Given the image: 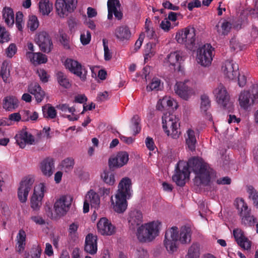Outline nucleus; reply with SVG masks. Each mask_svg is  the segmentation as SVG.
<instances>
[{
  "label": "nucleus",
  "mask_w": 258,
  "mask_h": 258,
  "mask_svg": "<svg viewBox=\"0 0 258 258\" xmlns=\"http://www.w3.org/2000/svg\"><path fill=\"white\" fill-rule=\"evenodd\" d=\"M189 168L196 174L195 183L197 185L208 184L212 169L202 159L195 157L189 159L186 163L179 162L177 164L172 180L177 185L182 186L185 184V180L189 177Z\"/></svg>",
  "instance_id": "nucleus-1"
},
{
  "label": "nucleus",
  "mask_w": 258,
  "mask_h": 258,
  "mask_svg": "<svg viewBox=\"0 0 258 258\" xmlns=\"http://www.w3.org/2000/svg\"><path fill=\"white\" fill-rule=\"evenodd\" d=\"M191 235V230L188 226L181 227L179 232L177 227H172L167 229L165 232L163 241L164 246L169 253H173L177 250L178 241L182 244H186L190 242Z\"/></svg>",
  "instance_id": "nucleus-2"
},
{
  "label": "nucleus",
  "mask_w": 258,
  "mask_h": 258,
  "mask_svg": "<svg viewBox=\"0 0 258 258\" xmlns=\"http://www.w3.org/2000/svg\"><path fill=\"white\" fill-rule=\"evenodd\" d=\"M131 180L127 177L122 178L119 182L118 190L114 199L111 198L113 210L118 213L124 212L127 208L126 199L131 197Z\"/></svg>",
  "instance_id": "nucleus-3"
},
{
  "label": "nucleus",
  "mask_w": 258,
  "mask_h": 258,
  "mask_svg": "<svg viewBox=\"0 0 258 258\" xmlns=\"http://www.w3.org/2000/svg\"><path fill=\"white\" fill-rule=\"evenodd\" d=\"M161 223L158 221L150 222L142 224L137 228L136 235L141 242L153 241L159 235Z\"/></svg>",
  "instance_id": "nucleus-4"
},
{
  "label": "nucleus",
  "mask_w": 258,
  "mask_h": 258,
  "mask_svg": "<svg viewBox=\"0 0 258 258\" xmlns=\"http://www.w3.org/2000/svg\"><path fill=\"white\" fill-rule=\"evenodd\" d=\"M179 118L175 114L166 113L162 116V124L164 131L167 136L173 139L179 138L180 132Z\"/></svg>",
  "instance_id": "nucleus-5"
},
{
  "label": "nucleus",
  "mask_w": 258,
  "mask_h": 258,
  "mask_svg": "<svg viewBox=\"0 0 258 258\" xmlns=\"http://www.w3.org/2000/svg\"><path fill=\"white\" fill-rule=\"evenodd\" d=\"M237 205L241 224L246 227L253 226L256 218L251 214L250 209L248 208L244 200L240 199L237 201Z\"/></svg>",
  "instance_id": "nucleus-6"
},
{
  "label": "nucleus",
  "mask_w": 258,
  "mask_h": 258,
  "mask_svg": "<svg viewBox=\"0 0 258 258\" xmlns=\"http://www.w3.org/2000/svg\"><path fill=\"white\" fill-rule=\"evenodd\" d=\"M175 39L178 43L191 49L196 40V30L190 26L183 29L176 33Z\"/></svg>",
  "instance_id": "nucleus-7"
},
{
  "label": "nucleus",
  "mask_w": 258,
  "mask_h": 258,
  "mask_svg": "<svg viewBox=\"0 0 258 258\" xmlns=\"http://www.w3.org/2000/svg\"><path fill=\"white\" fill-rule=\"evenodd\" d=\"M64 66L67 69L79 77L82 81L86 80L87 70L79 61L72 58H67L64 62Z\"/></svg>",
  "instance_id": "nucleus-8"
},
{
  "label": "nucleus",
  "mask_w": 258,
  "mask_h": 258,
  "mask_svg": "<svg viewBox=\"0 0 258 258\" xmlns=\"http://www.w3.org/2000/svg\"><path fill=\"white\" fill-rule=\"evenodd\" d=\"M72 201V197L68 195L62 196L57 199L53 207L56 214L58 216L65 215L69 211Z\"/></svg>",
  "instance_id": "nucleus-9"
},
{
  "label": "nucleus",
  "mask_w": 258,
  "mask_h": 258,
  "mask_svg": "<svg viewBox=\"0 0 258 258\" xmlns=\"http://www.w3.org/2000/svg\"><path fill=\"white\" fill-rule=\"evenodd\" d=\"M213 94L221 107L224 109L230 107V96L223 84L220 83L213 90Z\"/></svg>",
  "instance_id": "nucleus-10"
},
{
  "label": "nucleus",
  "mask_w": 258,
  "mask_h": 258,
  "mask_svg": "<svg viewBox=\"0 0 258 258\" xmlns=\"http://www.w3.org/2000/svg\"><path fill=\"white\" fill-rule=\"evenodd\" d=\"M34 181L35 179L33 177L28 176L24 177L20 183L18 196L21 202L25 203L27 200L28 194L32 188Z\"/></svg>",
  "instance_id": "nucleus-11"
},
{
  "label": "nucleus",
  "mask_w": 258,
  "mask_h": 258,
  "mask_svg": "<svg viewBox=\"0 0 258 258\" xmlns=\"http://www.w3.org/2000/svg\"><path fill=\"white\" fill-rule=\"evenodd\" d=\"M35 40L40 49L45 53L50 52L53 47L52 39L49 35L42 31L36 35Z\"/></svg>",
  "instance_id": "nucleus-12"
},
{
  "label": "nucleus",
  "mask_w": 258,
  "mask_h": 258,
  "mask_svg": "<svg viewBox=\"0 0 258 258\" xmlns=\"http://www.w3.org/2000/svg\"><path fill=\"white\" fill-rule=\"evenodd\" d=\"M46 191V187L43 183H39L34 186L33 194L31 199V207L33 210H38L41 207L42 200Z\"/></svg>",
  "instance_id": "nucleus-13"
},
{
  "label": "nucleus",
  "mask_w": 258,
  "mask_h": 258,
  "mask_svg": "<svg viewBox=\"0 0 258 258\" xmlns=\"http://www.w3.org/2000/svg\"><path fill=\"white\" fill-rule=\"evenodd\" d=\"M76 0H56L55 6L56 11L60 17H64L68 12H72L76 8Z\"/></svg>",
  "instance_id": "nucleus-14"
},
{
  "label": "nucleus",
  "mask_w": 258,
  "mask_h": 258,
  "mask_svg": "<svg viewBox=\"0 0 258 258\" xmlns=\"http://www.w3.org/2000/svg\"><path fill=\"white\" fill-rule=\"evenodd\" d=\"M214 49L210 44L204 45L200 48L198 54V61L203 66H208L213 59Z\"/></svg>",
  "instance_id": "nucleus-15"
},
{
  "label": "nucleus",
  "mask_w": 258,
  "mask_h": 258,
  "mask_svg": "<svg viewBox=\"0 0 258 258\" xmlns=\"http://www.w3.org/2000/svg\"><path fill=\"white\" fill-rule=\"evenodd\" d=\"M238 70V65L232 60L225 61L222 67L224 76L230 80L236 78L239 75Z\"/></svg>",
  "instance_id": "nucleus-16"
},
{
  "label": "nucleus",
  "mask_w": 258,
  "mask_h": 258,
  "mask_svg": "<svg viewBox=\"0 0 258 258\" xmlns=\"http://www.w3.org/2000/svg\"><path fill=\"white\" fill-rule=\"evenodd\" d=\"M145 33H146L147 36L150 39H154V42H152L150 43H148L146 48V55L149 57L153 56L156 52V45L158 43V40L157 37V35L155 33V31L153 28H150L149 26H147L146 24L145 27Z\"/></svg>",
  "instance_id": "nucleus-17"
},
{
  "label": "nucleus",
  "mask_w": 258,
  "mask_h": 258,
  "mask_svg": "<svg viewBox=\"0 0 258 258\" xmlns=\"http://www.w3.org/2000/svg\"><path fill=\"white\" fill-rule=\"evenodd\" d=\"M180 51H174L170 53L165 58V64L171 70L179 69L181 61L183 60Z\"/></svg>",
  "instance_id": "nucleus-18"
},
{
  "label": "nucleus",
  "mask_w": 258,
  "mask_h": 258,
  "mask_svg": "<svg viewBox=\"0 0 258 258\" xmlns=\"http://www.w3.org/2000/svg\"><path fill=\"white\" fill-rule=\"evenodd\" d=\"M17 144L21 148H24L26 144H35L34 137L26 130H22L15 136Z\"/></svg>",
  "instance_id": "nucleus-19"
},
{
  "label": "nucleus",
  "mask_w": 258,
  "mask_h": 258,
  "mask_svg": "<svg viewBox=\"0 0 258 258\" xmlns=\"http://www.w3.org/2000/svg\"><path fill=\"white\" fill-rule=\"evenodd\" d=\"M108 19L111 20L113 18V14L118 20H121L123 14L120 11V4L119 0H108Z\"/></svg>",
  "instance_id": "nucleus-20"
},
{
  "label": "nucleus",
  "mask_w": 258,
  "mask_h": 258,
  "mask_svg": "<svg viewBox=\"0 0 258 258\" xmlns=\"http://www.w3.org/2000/svg\"><path fill=\"white\" fill-rule=\"evenodd\" d=\"M98 231L103 235H111L114 233L115 227L106 218L100 219L97 225Z\"/></svg>",
  "instance_id": "nucleus-21"
},
{
  "label": "nucleus",
  "mask_w": 258,
  "mask_h": 258,
  "mask_svg": "<svg viewBox=\"0 0 258 258\" xmlns=\"http://www.w3.org/2000/svg\"><path fill=\"white\" fill-rule=\"evenodd\" d=\"M233 236L237 243L241 248L248 250L251 247V241L244 235L243 231L239 229L236 228L233 230Z\"/></svg>",
  "instance_id": "nucleus-22"
},
{
  "label": "nucleus",
  "mask_w": 258,
  "mask_h": 258,
  "mask_svg": "<svg viewBox=\"0 0 258 258\" xmlns=\"http://www.w3.org/2000/svg\"><path fill=\"white\" fill-rule=\"evenodd\" d=\"M128 161V154L126 152H120L115 157L109 159L110 167H121L126 164Z\"/></svg>",
  "instance_id": "nucleus-23"
},
{
  "label": "nucleus",
  "mask_w": 258,
  "mask_h": 258,
  "mask_svg": "<svg viewBox=\"0 0 258 258\" xmlns=\"http://www.w3.org/2000/svg\"><path fill=\"white\" fill-rule=\"evenodd\" d=\"M85 251L90 254H94L97 251V237L95 235L89 233L85 238Z\"/></svg>",
  "instance_id": "nucleus-24"
},
{
  "label": "nucleus",
  "mask_w": 258,
  "mask_h": 258,
  "mask_svg": "<svg viewBox=\"0 0 258 258\" xmlns=\"http://www.w3.org/2000/svg\"><path fill=\"white\" fill-rule=\"evenodd\" d=\"M174 91L180 97L187 100L193 94L192 90L185 83L177 82L174 86Z\"/></svg>",
  "instance_id": "nucleus-25"
},
{
  "label": "nucleus",
  "mask_w": 258,
  "mask_h": 258,
  "mask_svg": "<svg viewBox=\"0 0 258 258\" xmlns=\"http://www.w3.org/2000/svg\"><path fill=\"white\" fill-rule=\"evenodd\" d=\"M253 98V96L251 92V87L248 90L242 91L238 99L240 106L244 109H247L255 103Z\"/></svg>",
  "instance_id": "nucleus-26"
},
{
  "label": "nucleus",
  "mask_w": 258,
  "mask_h": 258,
  "mask_svg": "<svg viewBox=\"0 0 258 258\" xmlns=\"http://www.w3.org/2000/svg\"><path fill=\"white\" fill-rule=\"evenodd\" d=\"M28 92L35 96L38 103L41 102L44 99L45 93L40 86L36 82H32L28 86Z\"/></svg>",
  "instance_id": "nucleus-27"
},
{
  "label": "nucleus",
  "mask_w": 258,
  "mask_h": 258,
  "mask_svg": "<svg viewBox=\"0 0 258 258\" xmlns=\"http://www.w3.org/2000/svg\"><path fill=\"white\" fill-rule=\"evenodd\" d=\"M128 221L130 228L135 230L140 226L143 222L142 213L138 210L132 211L130 213Z\"/></svg>",
  "instance_id": "nucleus-28"
},
{
  "label": "nucleus",
  "mask_w": 258,
  "mask_h": 258,
  "mask_svg": "<svg viewBox=\"0 0 258 258\" xmlns=\"http://www.w3.org/2000/svg\"><path fill=\"white\" fill-rule=\"evenodd\" d=\"M54 168V161L51 158L44 159L40 164L41 172L43 175L47 177H49L52 174Z\"/></svg>",
  "instance_id": "nucleus-29"
},
{
  "label": "nucleus",
  "mask_w": 258,
  "mask_h": 258,
  "mask_svg": "<svg viewBox=\"0 0 258 258\" xmlns=\"http://www.w3.org/2000/svg\"><path fill=\"white\" fill-rule=\"evenodd\" d=\"M201 111L205 115L206 118L210 121H212V117L209 111L211 107V101L209 97L206 95H203L201 97Z\"/></svg>",
  "instance_id": "nucleus-30"
},
{
  "label": "nucleus",
  "mask_w": 258,
  "mask_h": 258,
  "mask_svg": "<svg viewBox=\"0 0 258 258\" xmlns=\"http://www.w3.org/2000/svg\"><path fill=\"white\" fill-rule=\"evenodd\" d=\"M26 56L27 58L34 64L44 63H46L47 60L46 55L41 52L34 53L32 52H27Z\"/></svg>",
  "instance_id": "nucleus-31"
},
{
  "label": "nucleus",
  "mask_w": 258,
  "mask_h": 258,
  "mask_svg": "<svg viewBox=\"0 0 258 258\" xmlns=\"http://www.w3.org/2000/svg\"><path fill=\"white\" fill-rule=\"evenodd\" d=\"M116 38L120 41L128 40L131 35L129 28L126 26H121L117 27L114 31Z\"/></svg>",
  "instance_id": "nucleus-32"
},
{
  "label": "nucleus",
  "mask_w": 258,
  "mask_h": 258,
  "mask_svg": "<svg viewBox=\"0 0 258 258\" xmlns=\"http://www.w3.org/2000/svg\"><path fill=\"white\" fill-rule=\"evenodd\" d=\"M184 137L188 149L191 151H195L197 143L195 132L191 128H188L186 132Z\"/></svg>",
  "instance_id": "nucleus-33"
},
{
  "label": "nucleus",
  "mask_w": 258,
  "mask_h": 258,
  "mask_svg": "<svg viewBox=\"0 0 258 258\" xmlns=\"http://www.w3.org/2000/svg\"><path fill=\"white\" fill-rule=\"evenodd\" d=\"M167 107L176 109L178 107L177 103L170 97L165 96L159 101L157 107L158 110H162Z\"/></svg>",
  "instance_id": "nucleus-34"
},
{
  "label": "nucleus",
  "mask_w": 258,
  "mask_h": 258,
  "mask_svg": "<svg viewBox=\"0 0 258 258\" xmlns=\"http://www.w3.org/2000/svg\"><path fill=\"white\" fill-rule=\"evenodd\" d=\"M19 101L17 98L13 96L6 97L3 102V108L6 110L12 111L17 108Z\"/></svg>",
  "instance_id": "nucleus-35"
},
{
  "label": "nucleus",
  "mask_w": 258,
  "mask_h": 258,
  "mask_svg": "<svg viewBox=\"0 0 258 258\" xmlns=\"http://www.w3.org/2000/svg\"><path fill=\"white\" fill-rule=\"evenodd\" d=\"M86 200L91 205V207L98 208L100 205V198L98 195L92 190L87 193L85 197Z\"/></svg>",
  "instance_id": "nucleus-36"
},
{
  "label": "nucleus",
  "mask_w": 258,
  "mask_h": 258,
  "mask_svg": "<svg viewBox=\"0 0 258 258\" xmlns=\"http://www.w3.org/2000/svg\"><path fill=\"white\" fill-rule=\"evenodd\" d=\"M3 17L8 26H11L13 25L15 22L14 13L11 8L9 7L4 8Z\"/></svg>",
  "instance_id": "nucleus-37"
},
{
  "label": "nucleus",
  "mask_w": 258,
  "mask_h": 258,
  "mask_svg": "<svg viewBox=\"0 0 258 258\" xmlns=\"http://www.w3.org/2000/svg\"><path fill=\"white\" fill-rule=\"evenodd\" d=\"M26 238L25 232L22 229L20 230L17 236L16 249L18 251L20 252L24 249L26 245Z\"/></svg>",
  "instance_id": "nucleus-38"
},
{
  "label": "nucleus",
  "mask_w": 258,
  "mask_h": 258,
  "mask_svg": "<svg viewBox=\"0 0 258 258\" xmlns=\"http://www.w3.org/2000/svg\"><path fill=\"white\" fill-rule=\"evenodd\" d=\"M53 4L49 0H41L39 3L40 12L43 15H48L52 10Z\"/></svg>",
  "instance_id": "nucleus-39"
},
{
  "label": "nucleus",
  "mask_w": 258,
  "mask_h": 258,
  "mask_svg": "<svg viewBox=\"0 0 258 258\" xmlns=\"http://www.w3.org/2000/svg\"><path fill=\"white\" fill-rule=\"evenodd\" d=\"M101 178L105 183L110 185H113L115 181L114 173L108 170L103 171Z\"/></svg>",
  "instance_id": "nucleus-40"
},
{
  "label": "nucleus",
  "mask_w": 258,
  "mask_h": 258,
  "mask_svg": "<svg viewBox=\"0 0 258 258\" xmlns=\"http://www.w3.org/2000/svg\"><path fill=\"white\" fill-rule=\"evenodd\" d=\"M231 28V24L227 21H224L219 25V24L216 25V28L219 35H227Z\"/></svg>",
  "instance_id": "nucleus-41"
},
{
  "label": "nucleus",
  "mask_w": 258,
  "mask_h": 258,
  "mask_svg": "<svg viewBox=\"0 0 258 258\" xmlns=\"http://www.w3.org/2000/svg\"><path fill=\"white\" fill-rule=\"evenodd\" d=\"M43 115L45 117L53 119L56 116V111L54 107L48 104L42 107Z\"/></svg>",
  "instance_id": "nucleus-42"
},
{
  "label": "nucleus",
  "mask_w": 258,
  "mask_h": 258,
  "mask_svg": "<svg viewBox=\"0 0 258 258\" xmlns=\"http://www.w3.org/2000/svg\"><path fill=\"white\" fill-rule=\"evenodd\" d=\"M140 118L138 115H134L131 119V129L133 132L134 135H136L141 131V127L140 125Z\"/></svg>",
  "instance_id": "nucleus-43"
},
{
  "label": "nucleus",
  "mask_w": 258,
  "mask_h": 258,
  "mask_svg": "<svg viewBox=\"0 0 258 258\" xmlns=\"http://www.w3.org/2000/svg\"><path fill=\"white\" fill-rule=\"evenodd\" d=\"M200 254L199 245L194 243L189 248L186 258H199Z\"/></svg>",
  "instance_id": "nucleus-44"
},
{
  "label": "nucleus",
  "mask_w": 258,
  "mask_h": 258,
  "mask_svg": "<svg viewBox=\"0 0 258 258\" xmlns=\"http://www.w3.org/2000/svg\"><path fill=\"white\" fill-rule=\"evenodd\" d=\"M162 83L160 79L158 78H153L151 82L147 86L148 91H158L161 89Z\"/></svg>",
  "instance_id": "nucleus-45"
},
{
  "label": "nucleus",
  "mask_w": 258,
  "mask_h": 258,
  "mask_svg": "<svg viewBox=\"0 0 258 258\" xmlns=\"http://www.w3.org/2000/svg\"><path fill=\"white\" fill-rule=\"evenodd\" d=\"M0 76L5 82H7L8 79L10 76V70L9 68V63L6 61H4L2 63Z\"/></svg>",
  "instance_id": "nucleus-46"
},
{
  "label": "nucleus",
  "mask_w": 258,
  "mask_h": 258,
  "mask_svg": "<svg viewBox=\"0 0 258 258\" xmlns=\"http://www.w3.org/2000/svg\"><path fill=\"white\" fill-rule=\"evenodd\" d=\"M57 81L60 85L64 88H68L71 86L69 79L62 72H58L57 74Z\"/></svg>",
  "instance_id": "nucleus-47"
},
{
  "label": "nucleus",
  "mask_w": 258,
  "mask_h": 258,
  "mask_svg": "<svg viewBox=\"0 0 258 258\" xmlns=\"http://www.w3.org/2000/svg\"><path fill=\"white\" fill-rule=\"evenodd\" d=\"M74 164V160L72 158H67L61 162V165L66 172H69L73 168Z\"/></svg>",
  "instance_id": "nucleus-48"
},
{
  "label": "nucleus",
  "mask_w": 258,
  "mask_h": 258,
  "mask_svg": "<svg viewBox=\"0 0 258 258\" xmlns=\"http://www.w3.org/2000/svg\"><path fill=\"white\" fill-rule=\"evenodd\" d=\"M41 248L39 244H34L30 251L28 258H40L41 254Z\"/></svg>",
  "instance_id": "nucleus-49"
},
{
  "label": "nucleus",
  "mask_w": 258,
  "mask_h": 258,
  "mask_svg": "<svg viewBox=\"0 0 258 258\" xmlns=\"http://www.w3.org/2000/svg\"><path fill=\"white\" fill-rule=\"evenodd\" d=\"M247 192L249 194V198L253 201V204L258 208V192L252 186L247 187Z\"/></svg>",
  "instance_id": "nucleus-50"
},
{
  "label": "nucleus",
  "mask_w": 258,
  "mask_h": 258,
  "mask_svg": "<svg viewBox=\"0 0 258 258\" xmlns=\"http://www.w3.org/2000/svg\"><path fill=\"white\" fill-rule=\"evenodd\" d=\"M59 40L65 49H69L71 48L70 38L66 34L64 33H60Z\"/></svg>",
  "instance_id": "nucleus-51"
},
{
  "label": "nucleus",
  "mask_w": 258,
  "mask_h": 258,
  "mask_svg": "<svg viewBox=\"0 0 258 258\" xmlns=\"http://www.w3.org/2000/svg\"><path fill=\"white\" fill-rule=\"evenodd\" d=\"M39 26V22L37 18L35 16H31L29 17L28 22V27L31 31L35 30Z\"/></svg>",
  "instance_id": "nucleus-52"
},
{
  "label": "nucleus",
  "mask_w": 258,
  "mask_h": 258,
  "mask_svg": "<svg viewBox=\"0 0 258 258\" xmlns=\"http://www.w3.org/2000/svg\"><path fill=\"white\" fill-rule=\"evenodd\" d=\"M78 228L79 224L77 223H73L70 224L68 229L69 236L72 238H76Z\"/></svg>",
  "instance_id": "nucleus-53"
},
{
  "label": "nucleus",
  "mask_w": 258,
  "mask_h": 258,
  "mask_svg": "<svg viewBox=\"0 0 258 258\" xmlns=\"http://www.w3.org/2000/svg\"><path fill=\"white\" fill-rule=\"evenodd\" d=\"M56 108L60 110L63 112L66 113L68 112L71 113L72 114H74V112L76 111L75 107H71L67 104H59L56 106Z\"/></svg>",
  "instance_id": "nucleus-54"
},
{
  "label": "nucleus",
  "mask_w": 258,
  "mask_h": 258,
  "mask_svg": "<svg viewBox=\"0 0 258 258\" xmlns=\"http://www.w3.org/2000/svg\"><path fill=\"white\" fill-rule=\"evenodd\" d=\"M91 33L89 31H87L86 33L84 32L82 33L80 36L81 43L83 45L89 44L91 40Z\"/></svg>",
  "instance_id": "nucleus-55"
},
{
  "label": "nucleus",
  "mask_w": 258,
  "mask_h": 258,
  "mask_svg": "<svg viewBox=\"0 0 258 258\" xmlns=\"http://www.w3.org/2000/svg\"><path fill=\"white\" fill-rule=\"evenodd\" d=\"M103 44L104 51V59L106 60H109L112 57V54L110 52V50L108 46L107 41L105 39H103Z\"/></svg>",
  "instance_id": "nucleus-56"
},
{
  "label": "nucleus",
  "mask_w": 258,
  "mask_h": 258,
  "mask_svg": "<svg viewBox=\"0 0 258 258\" xmlns=\"http://www.w3.org/2000/svg\"><path fill=\"white\" fill-rule=\"evenodd\" d=\"M37 73L42 82L46 83L48 82L49 75L44 70L41 69H38L37 70Z\"/></svg>",
  "instance_id": "nucleus-57"
},
{
  "label": "nucleus",
  "mask_w": 258,
  "mask_h": 258,
  "mask_svg": "<svg viewBox=\"0 0 258 258\" xmlns=\"http://www.w3.org/2000/svg\"><path fill=\"white\" fill-rule=\"evenodd\" d=\"M17 46L14 43H11L6 49V52L9 57H12L17 52Z\"/></svg>",
  "instance_id": "nucleus-58"
},
{
  "label": "nucleus",
  "mask_w": 258,
  "mask_h": 258,
  "mask_svg": "<svg viewBox=\"0 0 258 258\" xmlns=\"http://www.w3.org/2000/svg\"><path fill=\"white\" fill-rule=\"evenodd\" d=\"M9 34L6 31L5 28L0 27V42L3 43L8 41L9 40Z\"/></svg>",
  "instance_id": "nucleus-59"
},
{
  "label": "nucleus",
  "mask_w": 258,
  "mask_h": 258,
  "mask_svg": "<svg viewBox=\"0 0 258 258\" xmlns=\"http://www.w3.org/2000/svg\"><path fill=\"white\" fill-rule=\"evenodd\" d=\"M251 92L253 96V99L255 102L258 103V85L257 84L252 85L251 86Z\"/></svg>",
  "instance_id": "nucleus-60"
},
{
  "label": "nucleus",
  "mask_w": 258,
  "mask_h": 258,
  "mask_svg": "<svg viewBox=\"0 0 258 258\" xmlns=\"http://www.w3.org/2000/svg\"><path fill=\"white\" fill-rule=\"evenodd\" d=\"M201 6V2L199 0H193L187 5V8L189 11H192L195 8H199Z\"/></svg>",
  "instance_id": "nucleus-61"
},
{
  "label": "nucleus",
  "mask_w": 258,
  "mask_h": 258,
  "mask_svg": "<svg viewBox=\"0 0 258 258\" xmlns=\"http://www.w3.org/2000/svg\"><path fill=\"white\" fill-rule=\"evenodd\" d=\"M109 98V94L107 91L100 92L98 94L96 98L97 100L99 102H103Z\"/></svg>",
  "instance_id": "nucleus-62"
},
{
  "label": "nucleus",
  "mask_w": 258,
  "mask_h": 258,
  "mask_svg": "<svg viewBox=\"0 0 258 258\" xmlns=\"http://www.w3.org/2000/svg\"><path fill=\"white\" fill-rule=\"evenodd\" d=\"M145 144L146 147L150 151H153L155 148L154 142L152 138L150 137H147L145 140Z\"/></svg>",
  "instance_id": "nucleus-63"
},
{
  "label": "nucleus",
  "mask_w": 258,
  "mask_h": 258,
  "mask_svg": "<svg viewBox=\"0 0 258 258\" xmlns=\"http://www.w3.org/2000/svg\"><path fill=\"white\" fill-rule=\"evenodd\" d=\"M216 182L218 184H230L231 182V179L230 177L225 176L218 179Z\"/></svg>",
  "instance_id": "nucleus-64"
}]
</instances>
